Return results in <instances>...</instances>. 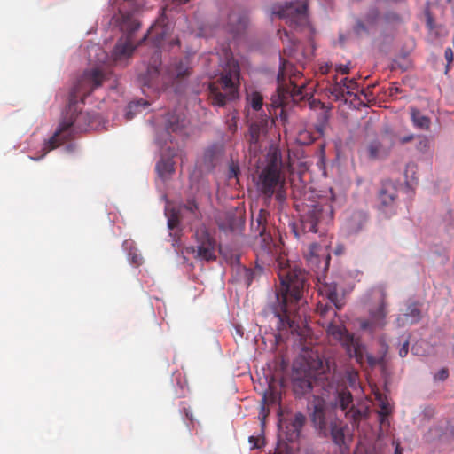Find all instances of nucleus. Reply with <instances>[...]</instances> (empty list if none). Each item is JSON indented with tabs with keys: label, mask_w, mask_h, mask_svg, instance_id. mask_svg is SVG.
<instances>
[{
	"label": "nucleus",
	"mask_w": 454,
	"mask_h": 454,
	"mask_svg": "<svg viewBox=\"0 0 454 454\" xmlns=\"http://www.w3.org/2000/svg\"><path fill=\"white\" fill-rule=\"evenodd\" d=\"M345 411V417L353 427H358L361 420L369 415L368 407L357 408L353 404V395L344 382L329 385L327 403L317 400L314 404L311 420L319 434L325 437L331 436L339 446L345 443V431L348 426L334 413L335 409Z\"/></svg>",
	"instance_id": "nucleus-1"
},
{
	"label": "nucleus",
	"mask_w": 454,
	"mask_h": 454,
	"mask_svg": "<svg viewBox=\"0 0 454 454\" xmlns=\"http://www.w3.org/2000/svg\"><path fill=\"white\" fill-rule=\"evenodd\" d=\"M278 269L280 285L269 309L278 319L280 330L297 333L301 322V311L307 303L304 298L307 273L296 267L291 268L283 259L278 260Z\"/></svg>",
	"instance_id": "nucleus-2"
},
{
	"label": "nucleus",
	"mask_w": 454,
	"mask_h": 454,
	"mask_svg": "<svg viewBox=\"0 0 454 454\" xmlns=\"http://www.w3.org/2000/svg\"><path fill=\"white\" fill-rule=\"evenodd\" d=\"M105 79V74L98 68L84 71L72 89L67 115L60 121L52 137L43 144V155L39 158L32 157V160L41 159L64 142L73 139L75 133L87 130L90 126L89 114L82 111L77 112L74 109V105L76 104L78 98L83 103L84 98L90 95L94 90L100 87Z\"/></svg>",
	"instance_id": "nucleus-3"
},
{
	"label": "nucleus",
	"mask_w": 454,
	"mask_h": 454,
	"mask_svg": "<svg viewBox=\"0 0 454 454\" xmlns=\"http://www.w3.org/2000/svg\"><path fill=\"white\" fill-rule=\"evenodd\" d=\"M294 206L301 212V228L306 232H321L324 225L330 223L333 218V209L325 198H319L309 191L293 190Z\"/></svg>",
	"instance_id": "nucleus-4"
},
{
	"label": "nucleus",
	"mask_w": 454,
	"mask_h": 454,
	"mask_svg": "<svg viewBox=\"0 0 454 454\" xmlns=\"http://www.w3.org/2000/svg\"><path fill=\"white\" fill-rule=\"evenodd\" d=\"M240 68L233 58L228 59L220 76L208 86V100L218 107H223L230 100L238 97Z\"/></svg>",
	"instance_id": "nucleus-5"
},
{
	"label": "nucleus",
	"mask_w": 454,
	"mask_h": 454,
	"mask_svg": "<svg viewBox=\"0 0 454 454\" xmlns=\"http://www.w3.org/2000/svg\"><path fill=\"white\" fill-rule=\"evenodd\" d=\"M161 63V53L157 49L154 51L151 62L147 67L144 84L148 87L158 88L160 82L159 78L162 80V86L174 84L176 81L190 75L191 68L187 60L175 59L165 67L164 73L160 74L159 67Z\"/></svg>",
	"instance_id": "nucleus-6"
},
{
	"label": "nucleus",
	"mask_w": 454,
	"mask_h": 454,
	"mask_svg": "<svg viewBox=\"0 0 454 454\" xmlns=\"http://www.w3.org/2000/svg\"><path fill=\"white\" fill-rule=\"evenodd\" d=\"M282 160L278 152L269 153L267 164L259 176L258 189L267 198L270 199L276 193L278 201L285 200L281 191L285 178L281 176Z\"/></svg>",
	"instance_id": "nucleus-7"
},
{
	"label": "nucleus",
	"mask_w": 454,
	"mask_h": 454,
	"mask_svg": "<svg viewBox=\"0 0 454 454\" xmlns=\"http://www.w3.org/2000/svg\"><path fill=\"white\" fill-rule=\"evenodd\" d=\"M368 295L374 303L368 309L369 317L358 319V323L363 331L373 334L387 325V294L383 286H375L369 291Z\"/></svg>",
	"instance_id": "nucleus-8"
},
{
	"label": "nucleus",
	"mask_w": 454,
	"mask_h": 454,
	"mask_svg": "<svg viewBox=\"0 0 454 454\" xmlns=\"http://www.w3.org/2000/svg\"><path fill=\"white\" fill-rule=\"evenodd\" d=\"M327 336L339 342L346 350L349 357L355 358L358 364L364 360V344L360 338L355 337L346 327L334 320H332L326 327Z\"/></svg>",
	"instance_id": "nucleus-9"
},
{
	"label": "nucleus",
	"mask_w": 454,
	"mask_h": 454,
	"mask_svg": "<svg viewBox=\"0 0 454 454\" xmlns=\"http://www.w3.org/2000/svg\"><path fill=\"white\" fill-rule=\"evenodd\" d=\"M140 27V23L130 18L123 20L121 25L125 35L121 36L112 51V59L115 64L125 63L133 54L137 45L134 41V33Z\"/></svg>",
	"instance_id": "nucleus-10"
},
{
	"label": "nucleus",
	"mask_w": 454,
	"mask_h": 454,
	"mask_svg": "<svg viewBox=\"0 0 454 454\" xmlns=\"http://www.w3.org/2000/svg\"><path fill=\"white\" fill-rule=\"evenodd\" d=\"M196 245L190 249L196 259L211 262L216 260V239L209 233L204 226L196 229L194 232Z\"/></svg>",
	"instance_id": "nucleus-11"
},
{
	"label": "nucleus",
	"mask_w": 454,
	"mask_h": 454,
	"mask_svg": "<svg viewBox=\"0 0 454 454\" xmlns=\"http://www.w3.org/2000/svg\"><path fill=\"white\" fill-rule=\"evenodd\" d=\"M272 12L286 20L290 27H298L307 23V4L301 1L286 2L273 6Z\"/></svg>",
	"instance_id": "nucleus-12"
},
{
	"label": "nucleus",
	"mask_w": 454,
	"mask_h": 454,
	"mask_svg": "<svg viewBox=\"0 0 454 454\" xmlns=\"http://www.w3.org/2000/svg\"><path fill=\"white\" fill-rule=\"evenodd\" d=\"M396 194V189L391 184H383L379 192L377 207L387 218L396 213L395 203Z\"/></svg>",
	"instance_id": "nucleus-13"
},
{
	"label": "nucleus",
	"mask_w": 454,
	"mask_h": 454,
	"mask_svg": "<svg viewBox=\"0 0 454 454\" xmlns=\"http://www.w3.org/2000/svg\"><path fill=\"white\" fill-rule=\"evenodd\" d=\"M368 223V215L361 209H348L344 214L343 227L348 235L362 231Z\"/></svg>",
	"instance_id": "nucleus-14"
},
{
	"label": "nucleus",
	"mask_w": 454,
	"mask_h": 454,
	"mask_svg": "<svg viewBox=\"0 0 454 454\" xmlns=\"http://www.w3.org/2000/svg\"><path fill=\"white\" fill-rule=\"evenodd\" d=\"M305 421L306 417L301 412L295 413L290 419L282 421L281 433L287 442H294L299 439Z\"/></svg>",
	"instance_id": "nucleus-15"
},
{
	"label": "nucleus",
	"mask_w": 454,
	"mask_h": 454,
	"mask_svg": "<svg viewBox=\"0 0 454 454\" xmlns=\"http://www.w3.org/2000/svg\"><path fill=\"white\" fill-rule=\"evenodd\" d=\"M292 387L296 397H302L312 390V375L310 372L294 370L293 373Z\"/></svg>",
	"instance_id": "nucleus-16"
},
{
	"label": "nucleus",
	"mask_w": 454,
	"mask_h": 454,
	"mask_svg": "<svg viewBox=\"0 0 454 454\" xmlns=\"http://www.w3.org/2000/svg\"><path fill=\"white\" fill-rule=\"evenodd\" d=\"M302 94V86H299L290 81L287 85H279L277 89V96L272 98V105L279 107L287 103L290 98Z\"/></svg>",
	"instance_id": "nucleus-17"
},
{
	"label": "nucleus",
	"mask_w": 454,
	"mask_h": 454,
	"mask_svg": "<svg viewBox=\"0 0 454 454\" xmlns=\"http://www.w3.org/2000/svg\"><path fill=\"white\" fill-rule=\"evenodd\" d=\"M164 126L168 139L172 142L170 133L181 131L186 125V119L183 113L172 112L168 113L164 117Z\"/></svg>",
	"instance_id": "nucleus-18"
},
{
	"label": "nucleus",
	"mask_w": 454,
	"mask_h": 454,
	"mask_svg": "<svg viewBox=\"0 0 454 454\" xmlns=\"http://www.w3.org/2000/svg\"><path fill=\"white\" fill-rule=\"evenodd\" d=\"M216 223L221 231L233 232L239 231L244 226L245 221L241 216L228 212L223 218H218Z\"/></svg>",
	"instance_id": "nucleus-19"
},
{
	"label": "nucleus",
	"mask_w": 454,
	"mask_h": 454,
	"mask_svg": "<svg viewBox=\"0 0 454 454\" xmlns=\"http://www.w3.org/2000/svg\"><path fill=\"white\" fill-rule=\"evenodd\" d=\"M269 216L270 214L267 210L261 209L258 213L255 222L257 223V231L259 232L260 236L262 239V241L264 242L265 249L269 252H271L272 238L270 237V234H266V224ZM252 226H254V219L252 220Z\"/></svg>",
	"instance_id": "nucleus-20"
},
{
	"label": "nucleus",
	"mask_w": 454,
	"mask_h": 454,
	"mask_svg": "<svg viewBox=\"0 0 454 454\" xmlns=\"http://www.w3.org/2000/svg\"><path fill=\"white\" fill-rule=\"evenodd\" d=\"M320 292L322 294L326 296V298L330 301L332 304H333L336 307L337 309H340L342 308V303L340 302L336 283H324L320 287Z\"/></svg>",
	"instance_id": "nucleus-21"
},
{
	"label": "nucleus",
	"mask_w": 454,
	"mask_h": 454,
	"mask_svg": "<svg viewBox=\"0 0 454 454\" xmlns=\"http://www.w3.org/2000/svg\"><path fill=\"white\" fill-rule=\"evenodd\" d=\"M175 155V153H170V156L168 158H162L156 164V171L160 177L166 178L168 176L172 175L175 172V163L172 160V157Z\"/></svg>",
	"instance_id": "nucleus-22"
},
{
	"label": "nucleus",
	"mask_w": 454,
	"mask_h": 454,
	"mask_svg": "<svg viewBox=\"0 0 454 454\" xmlns=\"http://www.w3.org/2000/svg\"><path fill=\"white\" fill-rule=\"evenodd\" d=\"M163 36H164L163 28L160 27L158 25H154V26H152L150 30L148 31V33L143 36L140 43L146 41L148 39H152L153 42V44L158 48L163 40Z\"/></svg>",
	"instance_id": "nucleus-23"
},
{
	"label": "nucleus",
	"mask_w": 454,
	"mask_h": 454,
	"mask_svg": "<svg viewBox=\"0 0 454 454\" xmlns=\"http://www.w3.org/2000/svg\"><path fill=\"white\" fill-rule=\"evenodd\" d=\"M411 116L413 124L419 129H428L430 127V119L423 115L419 110L415 107H411Z\"/></svg>",
	"instance_id": "nucleus-24"
},
{
	"label": "nucleus",
	"mask_w": 454,
	"mask_h": 454,
	"mask_svg": "<svg viewBox=\"0 0 454 454\" xmlns=\"http://www.w3.org/2000/svg\"><path fill=\"white\" fill-rule=\"evenodd\" d=\"M330 94L335 98V100H340L344 98L345 91L342 80L338 82L337 75L333 77V82L329 87Z\"/></svg>",
	"instance_id": "nucleus-25"
},
{
	"label": "nucleus",
	"mask_w": 454,
	"mask_h": 454,
	"mask_svg": "<svg viewBox=\"0 0 454 454\" xmlns=\"http://www.w3.org/2000/svg\"><path fill=\"white\" fill-rule=\"evenodd\" d=\"M262 126L258 122L251 123L248 130V141L250 145H257L260 139Z\"/></svg>",
	"instance_id": "nucleus-26"
},
{
	"label": "nucleus",
	"mask_w": 454,
	"mask_h": 454,
	"mask_svg": "<svg viewBox=\"0 0 454 454\" xmlns=\"http://www.w3.org/2000/svg\"><path fill=\"white\" fill-rule=\"evenodd\" d=\"M403 317H405V320L409 321V323L412 325L418 323L421 319V312L416 304H411L407 308V311Z\"/></svg>",
	"instance_id": "nucleus-27"
},
{
	"label": "nucleus",
	"mask_w": 454,
	"mask_h": 454,
	"mask_svg": "<svg viewBox=\"0 0 454 454\" xmlns=\"http://www.w3.org/2000/svg\"><path fill=\"white\" fill-rule=\"evenodd\" d=\"M382 151L381 142L378 139L371 141L367 146L368 156L372 160H375L379 157Z\"/></svg>",
	"instance_id": "nucleus-28"
},
{
	"label": "nucleus",
	"mask_w": 454,
	"mask_h": 454,
	"mask_svg": "<svg viewBox=\"0 0 454 454\" xmlns=\"http://www.w3.org/2000/svg\"><path fill=\"white\" fill-rule=\"evenodd\" d=\"M379 401V406L380 411L378 412L379 417H387L391 413V407L386 398H383L380 395L377 397Z\"/></svg>",
	"instance_id": "nucleus-29"
},
{
	"label": "nucleus",
	"mask_w": 454,
	"mask_h": 454,
	"mask_svg": "<svg viewBox=\"0 0 454 454\" xmlns=\"http://www.w3.org/2000/svg\"><path fill=\"white\" fill-rule=\"evenodd\" d=\"M416 149L422 153H426L430 149V141L426 136H419L417 137Z\"/></svg>",
	"instance_id": "nucleus-30"
},
{
	"label": "nucleus",
	"mask_w": 454,
	"mask_h": 454,
	"mask_svg": "<svg viewBox=\"0 0 454 454\" xmlns=\"http://www.w3.org/2000/svg\"><path fill=\"white\" fill-rule=\"evenodd\" d=\"M317 312L321 316L325 317L329 312H332L333 317L337 316L336 311L333 309L331 305L318 303L317 306Z\"/></svg>",
	"instance_id": "nucleus-31"
},
{
	"label": "nucleus",
	"mask_w": 454,
	"mask_h": 454,
	"mask_svg": "<svg viewBox=\"0 0 454 454\" xmlns=\"http://www.w3.org/2000/svg\"><path fill=\"white\" fill-rule=\"evenodd\" d=\"M343 86H344V91L345 93L351 95L352 90H356L357 88V82L355 79H348L344 78L342 79Z\"/></svg>",
	"instance_id": "nucleus-32"
},
{
	"label": "nucleus",
	"mask_w": 454,
	"mask_h": 454,
	"mask_svg": "<svg viewBox=\"0 0 454 454\" xmlns=\"http://www.w3.org/2000/svg\"><path fill=\"white\" fill-rule=\"evenodd\" d=\"M365 361L371 367H374L375 365L380 364L383 361V358H377L372 355L367 353L366 347L364 346V360L361 364H363Z\"/></svg>",
	"instance_id": "nucleus-33"
},
{
	"label": "nucleus",
	"mask_w": 454,
	"mask_h": 454,
	"mask_svg": "<svg viewBox=\"0 0 454 454\" xmlns=\"http://www.w3.org/2000/svg\"><path fill=\"white\" fill-rule=\"evenodd\" d=\"M262 97L259 93H254L251 98L252 107L256 111L260 110L262 106Z\"/></svg>",
	"instance_id": "nucleus-34"
},
{
	"label": "nucleus",
	"mask_w": 454,
	"mask_h": 454,
	"mask_svg": "<svg viewBox=\"0 0 454 454\" xmlns=\"http://www.w3.org/2000/svg\"><path fill=\"white\" fill-rule=\"evenodd\" d=\"M278 35H279L280 39L283 42H285L286 40L293 46H295L296 41L293 38V35L288 31H286V29H283V30L279 29L278 30Z\"/></svg>",
	"instance_id": "nucleus-35"
},
{
	"label": "nucleus",
	"mask_w": 454,
	"mask_h": 454,
	"mask_svg": "<svg viewBox=\"0 0 454 454\" xmlns=\"http://www.w3.org/2000/svg\"><path fill=\"white\" fill-rule=\"evenodd\" d=\"M230 118L227 119V125L230 131L234 133L237 130V113H232L229 115Z\"/></svg>",
	"instance_id": "nucleus-36"
},
{
	"label": "nucleus",
	"mask_w": 454,
	"mask_h": 454,
	"mask_svg": "<svg viewBox=\"0 0 454 454\" xmlns=\"http://www.w3.org/2000/svg\"><path fill=\"white\" fill-rule=\"evenodd\" d=\"M380 12L376 9H372L369 11V12L366 15V22L369 25H373L377 20L379 19Z\"/></svg>",
	"instance_id": "nucleus-37"
},
{
	"label": "nucleus",
	"mask_w": 454,
	"mask_h": 454,
	"mask_svg": "<svg viewBox=\"0 0 454 454\" xmlns=\"http://www.w3.org/2000/svg\"><path fill=\"white\" fill-rule=\"evenodd\" d=\"M184 207L191 213H195L198 209V205L193 199L188 200Z\"/></svg>",
	"instance_id": "nucleus-38"
},
{
	"label": "nucleus",
	"mask_w": 454,
	"mask_h": 454,
	"mask_svg": "<svg viewBox=\"0 0 454 454\" xmlns=\"http://www.w3.org/2000/svg\"><path fill=\"white\" fill-rule=\"evenodd\" d=\"M448 376H449L448 369L442 368L434 375V379L437 380L443 381L448 378Z\"/></svg>",
	"instance_id": "nucleus-39"
},
{
	"label": "nucleus",
	"mask_w": 454,
	"mask_h": 454,
	"mask_svg": "<svg viewBox=\"0 0 454 454\" xmlns=\"http://www.w3.org/2000/svg\"><path fill=\"white\" fill-rule=\"evenodd\" d=\"M409 351V340H406L399 349V356L401 357H405Z\"/></svg>",
	"instance_id": "nucleus-40"
},
{
	"label": "nucleus",
	"mask_w": 454,
	"mask_h": 454,
	"mask_svg": "<svg viewBox=\"0 0 454 454\" xmlns=\"http://www.w3.org/2000/svg\"><path fill=\"white\" fill-rule=\"evenodd\" d=\"M325 123H326V118L325 117L324 121H322L320 123L316 125V130L319 136H322L324 134Z\"/></svg>",
	"instance_id": "nucleus-41"
},
{
	"label": "nucleus",
	"mask_w": 454,
	"mask_h": 454,
	"mask_svg": "<svg viewBox=\"0 0 454 454\" xmlns=\"http://www.w3.org/2000/svg\"><path fill=\"white\" fill-rule=\"evenodd\" d=\"M355 31L357 35H360L361 32H363V31L367 32V29H366L365 25L361 20H358L356 25Z\"/></svg>",
	"instance_id": "nucleus-42"
},
{
	"label": "nucleus",
	"mask_w": 454,
	"mask_h": 454,
	"mask_svg": "<svg viewBox=\"0 0 454 454\" xmlns=\"http://www.w3.org/2000/svg\"><path fill=\"white\" fill-rule=\"evenodd\" d=\"M445 59L448 62V66L453 61L454 56L453 51L450 48H447L444 52Z\"/></svg>",
	"instance_id": "nucleus-43"
},
{
	"label": "nucleus",
	"mask_w": 454,
	"mask_h": 454,
	"mask_svg": "<svg viewBox=\"0 0 454 454\" xmlns=\"http://www.w3.org/2000/svg\"><path fill=\"white\" fill-rule=\"evenodd\" d=\"M336 71L343 74H348L349 73V67L347 65H340L336 67Z\"/></svg>",
	"instance_id": "nucleus-44"
},
{
	"label": "nucleus",
	"mask_w": 454,
	"mask_h": 454,
	"mask_svg": "<svg viewBox=\"0 0 454 454\" xmlns=\"http://www.w3.org/2000/svg\"><path fill=\"white\" fill-rule=\"evenodd\" d=\"M332 67V65L331 64H328V63H325V65H321L319 69H320V72L323 74H326L329 73L330 69Z\"/></svg>",
	"instance_id": "nucleus-45"
},
{
	"label": "nucleus",
	"mask_w": 454,
	"mask_h": 454,
	"mask_svg": "<svg viewBox=\"0 0 454 454\" xmlns=\"http://www.w3.org/2000/svg\"><path fill=\"white\" fill-rule=\"evenodd\" d=\"M414 138L413 135L404 136L400 138V143L404 145L411 142Z\"/></svg>",
	"instance_id": "nucleus-46"
},
{
	"label": "nucleus",
	"mask_w": 454,
	"mask_h": 454,
	"mask_svg": "<svg viewBox=\"0 0 454 454\" xmlns=\"http://www.w3.org/2000/svg\"><path fill=\"white\" fill-rule=\"evenodd\" d=\"M131 261H132V263H134L136 265H140L142 258L140 256H138L137 254H134L131 257Z\"/></svg>",
	"instance_id": "nucleus-47"
},
{
	"label": "nucleus",
	"mask_w": 454,
	"mask_h": 454,
	"mask_svg": "<svg viewBox=\"0 0 454 454\" xmlns=\"http://www.w3.org/2000/svg\"><path fill=\"white\" fill-rule=\"evenodd\" d=\"M138 106V103L137 104H129V111L126 114L127 115V119H131L132 118V115H131V109L134 108V107H137Z\"/></svg>",
	"instance_id": "nucleus-48"
},
{
	"label": "nucleus",
	"mask_w": 454,
	"mask_h": 454,
	"mask_svg": "<svg viewBox=\"0 0 454 454\" xmlns=\"http://www.w3.org/2000/svg\"><path fill=\"white\" fill-rule=\"evenodd\" d=\"M318 247H319V246L317 244H315V243L310 246L311 256H314V254H316V252L318 249Z\"/></svg>",
	"instance_id": "nucleus-49"
},
{
	"label": "nucleus",
	"mask_w": 454,
	"mask_h": 454,
	"mask_svg": "<svg viewBox=\"0 0 454 454\" xmlns=\"http://www.w3.org/2000/svg\"><path fill=\"white\" fill-rule=\"evenodd\" d=\"M257 439L254 436L249 437V442L254 444V447H258L256 443Z\"/></svg>",
	"instance_id": "nucleus-50"
},
{
	"label": "nucleus",
	"mask_w": 454,
	"mask_h": 454,
	"mask_svg": "<svg viewBox=\"0 0 454 454\" xmlns=\"http://www.w3.org/2000/svg\"><path fill=\"white\" fill-rule=\"evenodd\" d=\"M395 454H403V449L399 446V444H396L395 446Z\"/></svg>",
	"instance_id": "nucleus-51"
},
{
	"label": "nucleus",
	"mask_w": 454,
	"mask_h": 454,
	"mask_svg": "<svg viewBox=\"0 0 454 454\" xmlns=\"http://www.w3.org/2000/svg\"><path fill=\"white\" fill-rule=\"evenodd\" d=\"M168 226L170 229H174L176 226V223L173 219L168 220Z\"/></svg>",
	"instance_id": "nucleus-52"
},
{
	"label": "nucleus",
	"mask_w": 454,
	"mask_h": 454,
	"mask_svg": "<svg viewBox=\"0 0 454 454\" xmlns=\"http://www.w3.org/2000/svg\"><path fill=\"white\" fill-rule=\"evenodd\" d=\"M325 261H326V264H328L329 261H330V255L329 254H326Z\"/></svg>",
	"instance_id": "nucleus-53"
},
{
	"label": "nucleus",
	"mask_w": 454,
	"mask_h": 454,
	"mask_svg": "<svg viewBox=\"0 0 454 454\" xmlns=\"http://www.w3.org/2000/svg\"><path fill=\"white\" fill-rule=\"evenodd\" d=\"M387 417H380V422L382 424Z\"/></svg>",
	"instance_id": "nucleus-54"
},
{
	"label": "nucleus",
	"mask_w": 454,
	"mask_h": 454,
	"mask_svg": "<svg viewBox=\"0 0 454 454\" xmlns=\"http://www.w3.org/2000/svg\"><path fill=\"white\" fill-rule=\"evenodd\" d=\"M294 232L295 234V236L298 238L299 237V233L297 232L296 229L294 227Z\"/></svg>",
	"instance_id": "nucleus-55"
},
{
	"label": "nucleus",
	"mask_w": 454,
	"mask_h": 454,
	"mask_svg": "<svg viewBox=\"0 0 454 454\" xmlns=\"http://www.w3.org/2000/svg\"><path fill=\"white\" fill-rule=\"evenodd\" d=\"M261 410H262L261 414H262V412H264V411H265V407H264V405H262Z\"/></svg>",
	"instance_id": "nucleus-56"
},
{
	"label": "nucleus",
	"mask_w": 454,
	"mask_h": 454,
	"mask_svg": "<svg viewBox=\"0 0 454 454\" xmlns=\"http://www.w3.org/2000/svg\"><path fill=\"white\" fill-rule=\"evenodd\" d=\"M180 3H183V4H185L187 3L189 0H178Z\"/></svg>",
	"instance_id": "nucleus-57"
},
{
	"label": "nucleus",
	"mask_w": 454,
	"mask_h": 454,
	"mask_svg": "<svg viewBox=\"0 0 454 454\" xmlns=\"http://www.w3.org/2000/svg\"><path fill=\"white\" fill-rule=\"evenodd\" d=\"M340 249H338V251H336V254H340Z\"/></svg>",
	"instance_id": "nucleus-58"
},
{
	"label": "nucleus",
	"mask_w": 454,
	"mask_h": 454,
	"mask_svg": "<svg viewBox=\"0 0 454 454\" xmlns=\"http://www.w3.org/2000/svg\"><path fill=\"white\" fill-rule=\"evenodd\" d=\"M340 249H338V251H336V254H340Z\"/></svg>",
	"instance_id": "nucleus-59"
},
{
	"label": "nucleus",
	"mask_w": 454,
	"mask_h": 454,
	"mask_svg": "<svg viewBox=\"0 0 454 454\" xmlns=\"http://www.w3.org/2000/svg\"><path fill=\"white\" fill-rule=\"evenodd\" d=\"M451 0H448V2H450Z\"/></svg>",
	"instance_id": "nucleus-60"
}]
</instances>
